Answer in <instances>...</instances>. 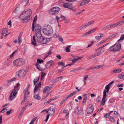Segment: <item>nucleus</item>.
Masks as SVG:
<instances>
[{
    "mask_svg": "<svg viewBox=\"0 0 124 124\" xmlns=\"http://www.w3.org/2000/svg\"><path fill=\"white\" fill-rule=\"evenodd\" d=\"M121 48V44L117 42L110 46L108 49V51L109 52H117L119 51Z\"/></svg>",
    "mask_w": 124,
    "mask_h": 124,
    "instance_id": "1",
    "label": "nucleus"
},
{
    "mask_svg": "<svg viewBox=\"0 0 124 124\" xmlns=\"http://www.w3.org/2000/svg\"><path fill=\"white\" fill-rule=\"evenodd\" d=\"M42 30L43 33L48 36H50L53 32L52 27L48 25H47L46 27H45Z\"/></svg>",
    "mask_w": 124,
    "mask_h": 124,
    "instance_id": "2",
    "label": "nucleus"
},
{
    "mask_svg": "<svg viewBox=\"0 0 124 124\" xmlns=\"http://www.w3.org/2000/svg\"><path fill=\"white\" fill-rule=\"evenodd\" d=\"M16 91L14 89L12 90L8 98L9 101H11L16 97V95L17 93Z\"/></svg>",
    "mask_w": 124,
    "mask_h": 124,
    "instance_id": "3",
    "label": "nucleus"
},
{
    "mask_svg": "<svg viewBox=\"0 0 124 124\" xmlns=\"http://www.w3.org/2000/svg\"><path fill=\"white\" fill-rule=\"evenodd\" d=\"M26 73V72H25L24 70H22L17 71L16 74L20 78H22L24 77Z\"/></svg>",
    "mask_w": 124,
    "mask_h": 124,
    "instance_id": "4",
    "label": "nucleus"
},
{
    "mask_svg": "<svg viewBox=\"0 0 124 124\" xmlns=\"http://www.w3.org/2000/svg\"><path fill=\"white\" fill-rule=\"evenodd\" d=\"M24 63V61L22 59H17L14 61L13 63L14 65H17L19 66H21L23 65Z\"/></svg>",
    "mask_w": 124,
    "mask_h": 124,
    "instance_id": "5",
    "label": "nucleus"
},
{
    "mask_svg": "<svg viewBox=\"0 0 124 124\" xmlns=\"http://www.w3.org/2000/svg\"><path fill=\"white\" fill-rule=\"evenodd\" d=\"M63 6L65 8H67L71 10L74 11H76V9L73 8L72 6V4H71L68 3H65L63 4Z\"/></svg>",
    "mask_w": 124,
    "mask_h": 124,
    "instance_id": "6",
    "label": "nucleus"
},
{
    "mask_svg": "<svg viewBox=\"0 0 124 124\" xmlns=\"http://www.w3.org/2000/svg\"><path fill=\"white\" fill-rule=\"evenodd\" d=\"M37 41L43 44H46L47 42V39L42 36L38 38Z\"/></svg>",
    "mask_w": 124,
    "mask_h": 124,
    "instance_id": "7",
    "label": "nucleus"
},
{
    "mask_svg": "<svg viewBox=\"0 0 124 124\" xmlns=\"http://www.w3.org/2000/svg\"><path fill=\"white\" fill-rule=\"evenodd\" d=\"M105 92L104 91L103 93V95L102 100L101 101L100 105L101 106H103L105 104V102L106 101L107 99L106 98L107 95L106 94Z\"/></svg>",
    "mask_w": 124,
    "mask_h": 124,
    "instance_id": "8",
    "label": "nucleus"
},
{
    "mask_svg": "<svg viewBox=\"0 0 124 124\" xmlns=\"http://www.w3.org/2000/svg\"><path fill=\"white\" fill-rule=\"evenodd\" d=\"M114 83V81H112L109 83L108 85H107L105 87L106 90L104 89V90L103 93H104V92L105 91V92L106 94V93L107 92L108 93L109 91V89L111 87V85H113Z\"/></svg>",
    "mask_w": 124,
    "mask_h": 124,
    "instance_id": "9",
    "label": "nucleus"
},
{
    "mask_svg": "<svg viewBox=\"0 0 124 124\" xmlns=\"http://www.w3.org/2000/svg\"><path fill=\"white\" fill-rule=\"evenodd\" d=\"M93 105L89 104L87 109V113L90 114L92 113L93 111Z\"/></svg>",
    "mask_w": 124,
    "mask_h": 124,
    "instance_id": "10",
    "label": "nucleus"
},
{
    "mask_svg": "<svg viewBox=\"0 0 124 124\" xmlns=\"http://www.w3.org/2000/svg\"><path fill=\"white\" fill-rule=\"evenodd\" d=\"M32 11L29 8H28L25 9L23 12V13H24L25 15L29 16H32L31 14H32Z\"/></svg>",
    "mask_w": 124,
    "mask_h": 124,
    "instance_id": "11",
    "label": "nucleus"
},
{
    "mask_svg": "<svg viewBox=\"0 0 124 124\" xmlns=\"http://www.w3.org/2000/svg\"><path fill=\"white\" fill-rule=\"evenodd\" d=\"M115 27L114 23L109 24L106 26L103 27L102 29V30L104 31L109 28H111Z\"/></svg>",
    "mask_w": 124,
    "mask_h": 124,
    "instance_id": "12",
    "label": "nucleus"
},
{
    "mask_svg": "<svg viewBox=\"0 0 124 124\" xmlns=\"http://www.w3.org/2000/svg\"><path fill=\"white\" fill-rule=\"evenodd\" d=\"M32 17V16H26L23 20V22L25 23L28 22L29 20L31 19Z\"/></svg>",
    "mask_w": 124,
    "mask_h": 124,
    "instance_id": "13",
    "label": "nucleus"
},
{
    "mask_svg": "<svg viewBox=\"0 0 124 124\" xmlns=\"http://www.w3.org/2000/svg\"><path fill=\"white\" fill-rule=\"evenodd\" d=\"M78 108L77 107L75 111V113H76L79 114H81L83 112V110L82 108H80L78 109Z\"/></svg>",
    "mask_w": 124,
    "mask_h": 124,
    "instance_id": "14",
    "label": "nucleus"
},
{
    "mask_svg": "<svg viewBox=\"0 0 124 124\" xmlns=\"http://www.w3.org/2000/svg\"><path fill=\"white\" fill-rule=\"evenodd\" d=\"M28 90L25 89L24 90L23 93L24 94V99H25L26 97H27L29 95L30 92L28 91Z\"/></svg>",
    "mask_w": 124,
    "mask_h": 124,
    "instance_id": "15",
    "label": "nucleus"
},
{
    "mask_svg": "<svg viewBox=\"0 0 124 124\" xmlns=\"http://www.w3.org/2000/svg\"><path fill=\"white\" fill-rule=\"evenodd\" d=\"M34 28L35 29V32L41 31V26L39 24L35 25V27H34Z\"/></svg>",
    "mask_w": 124,
    "mask_h": 124,
    "instance_id": "16",
    "label": "nucleus"
},
{
    "mask_svg": "<svg viewBox=\"0 0 124 124\" xmlns=\"http://www.w3.org/2000/svg\"><path fill=\"white\" fill-rule=\"evenodd\" d=\"M90 1V0H83L81 1L80 6H83L88 4Z\"/></svg>",
    "mask_w": 124,
    "mask_h": 124,
    "instance_id": "17",
    "label": "nucleus"
},
{
    "mask_svg": "<svg viewBox=\"0 0 124 124\" xmlns=\"http://www.w3.org/2000/svg\"><path fill=\"white\" fill-rule=\"evenodd\" d=\"M54 64V62L52 61L48 62L46 65V67L48 68L50 67Z\"/></svg>",
    "mask_w": 124,
    "mask_h": 124,
    "instance_id": "18",
    "label": "nucleus"
},
{
    "mask_svg": "<svg viewBox=\"0 0 124 124\" xmlns=\"http://www.w3.org/2000/svg\"><path fill=\"white\" fill-rule=\"evenodd\" d=\"M0 31V33L1 34L3 35L6 33L8 31L6 28H5L1 29Z\"/></svg>",
    "mask_w": 124,
    "mask_h": 124,
    "instance_id": "19",
    "label": "nucleus"
},
{
    "mask_svg": "<svg viewBox=\"0 0 124 124\" xmlns=\"http://www.w3.org/2000/svg\"><path fill=\"white\" fill-rule=\"evenodd\" d=\"M31 44L34 46H37L36 42L35 37V36H34L33 37V39L31 40Z\"/></svg>",
    "mask_w": 124,
    "mask_h": 124,
    "instance_id": "20",
    "label": "nucleus"
},
{
    "mask_svg": "<svg viewBox=\"0 0 124 124\" xmlns=\"http://www.w3.org/2000/svg\"><path fill=\"white\" fill-rule=\"evenodd\" d=\"M37 17L36 16L34 18V19L33 21V23L32 25V31H34V24L36 23V21L37 19Z\"/></svg>",
    "mask_w": 124,
    "mask_h": 124,
    "instance_id": "21",
    "label": "nucleus"
},
{
    "mask_svg": "<svg viewBox=\"0 0 124 124\" xmlns=\"http://www.w3.org/2000/svg\"><path fill=\"white\" fill-rule=\"evenodd\" d=\"M35 32V35L38 38H39L42 36V34L41 32V31H36Z\"/></svg>",
    "mask_w": 124,
    "mask_h": 124,
    "instance_id": "22",
    "label": "nucleus"
},
{
    "mask_svg": "<svg viewBox=\"0 0 124 124\" xmlns=\"http://www.w3.org/2000/svg\"><path fill=\"white\" fill-rule=\"evenodd\" d=\"M124 23V20H122L121 21L117 23H114L115 27H117L120 26L122 24Z\"/></svg>",
    "mask_w": 124,
    "mask_h": 124,
    "instance_id": "23",
    "label": "nucleus"
},
{
    "mask_svg": "<svg viewBox=\"0 0 124 124\" xmlns=\"http://www.w3.org/2000/svg\"><path fill=\"white\" fill-rule=\"evenodd\" d=\"M105 50L104 49L102 51L100 50L99 52H98L95 54H93V55L94 57L99 56L100 54L102 53V52H104Z\"/></svg>",
    "mask_w": 124,
    "mask_h": 124,
    "instance_id": "24",
    "label": "nucleus"
},
{
    "mask_svg": "<svg viewBox=\"0 0 124 124\" xmlns=\"http://www.w3.org/2000/svg\"><path fill=\"white\" fill-rule=\"evenodd\" d=\"M60 10V8L59 7H55V14H57Z\"/></svg>",
    "mask_w": 124,
    "mask_h": 124,
    "instance_id": "25",
    "label": "nucleus"
},
{
    "mask_svg": "<svg viewBox=\"0 0 124 124\" xmlns=\"http://www.w3.org/2000/svg\"><path fill=\"white\" fill-rule=\"evenodd\" d=\"M34 98L35 99L38 100H40L41 99V98L40 97L39 95L38 94H36V93H34Z\"/></svg>",
    "mask_w": 124,
    "mask_h": 124,
    "instance_id": "26",
    "label": "nucleus"
},
{
    "mask_svg": "<svg viewBox=\"0 0 124 124\" xmlns=\"http://www.w3.org/2000/svg\"><path fill=\"white\" fill-rule=\"evenodd\" d=\"M41 83L40 82L39 84H36L35 85L34 89V92H35L36 90V88H40V87Z\"/></svg>",
    "mask_w": 124,
    "mask_h": 124,
    "instance_id": "27",
    "label": "nucleus"
},
{
    "mask_svg": "<svg viewBox=\"0 0 124 124\" xmlns=\"http://www.w3.org/2000/svg\"><path fill=\"white\" fill-rule=\"evenodd\" d=\"M25 16H26V15L24 13H23V12L22 14L19 16V18L21 20H23Z\"/></svg>",
    "mask_w": 124,
    "mask_h": 124,
    "instance_id": "28",
    "label": "nucleus"
},
{
    "mask_svg": "<svg viewBox=\"0 0 124 124\" xmlns=\"http://www.w3.org/2000/svg\"><path fill=\"white\" fill-rule=\"evenodd\" d=\"M54 7L52 8L49 11V14L50 15H54Z\"/></svg>",
    "mask_w": 124,
    "mask_h": 124,
    "instance_id": "29",
    "label": "nucleus"
},
{
    "mask_svg": "<svg viewBox=\"0 0 124 124\" xmlns=\"http://www.w3.org/2000/svg\"><path fill=\"white\" fill-rule=\"evenodd\" d=\"M50 87H49V86H47L45 87L44 89L43 90V93H45L46 92H47L49 91V90H48L49 89V88Z\"/></svg>",
    "mask_w": 124,
    "mask_h": 124,
    "instance_id": "30",
    "label": "nucleus"
},
{
    "mask_svg": "<svg viewBox=\"0 0 124 124\" xmlns=\"http://www.w3.org/2000/svg\"><path fill=\"white\" fill-rule=\"evenodd\" d=\"M86 27V26L85 24V25H83L79 27L78 28V30H81L84 29Z\"/></svg>",
    "mask_w": 124,
    "mask_h": 124,
    "instance_id": "31",
    "label": "nucleus"
},
{
    "mask_svg": "<svg viewBox=\"0 0 124 124\" xmlns=\"http://www.w3.org/2000/svg\"><path fill=\"white\" fill-rule=\"evenodd\" d=\"M122 71L121 69H115L113 70V73H116L120 72Z\"/></svg>",
    "mask_w": 124,
    "mask_h": 124,
    "instance_id": "32",
    "label": "nucleus"
},
{
    "mask_svg": "<svg viewBox=\"0 0 124 124\" xmlns=\"http://www.w3.org/2000/svg\"><path fill=\"white\" fill-rule=\"evenodd\" d=\"M100 36H96L95 37V39L97 40H98L100 39L103 36V35L102 33H100L99 34Z\"/></svg>",
    "mask_w": 124,
    "mask_h": 124,
    "instance_id": "33",
    "label": "nucleus"
},
{
    "mask_svg": "<svg viewBox=\"0 0 124 124\" xmlns=\"http://www.w3.org/2000/svg\"><path fill=\"white\" fill-rule=\"evenodd\" d=\"M37 68L40 71L44 70L42 68L40 67V65L38 63L35 64Z\"/></svg>",
    "mask_w": 124,
    "mask_h": 124,
    "instance_id": "34",
    "label": "nucleus"
},
{
    "mask_svg": "<svg viewBox=\"0 0 124 124\" xmlns=\"http://www.w3.org/2000/svg\"><path fill=\"white\" fill-rule=\"evenodd\" d=\"M16 79V78L14 77L13 78H11L10 80H8L7 81V82L8 83H10L11 82L13 81H15Z\"/></svg>",
    "mask_w": 124,
    "mask_h": 124,
    "instance_id": "35",
    "label": "nucleus"
},
{
    "mask_svg": "<svg viewBox=\"0 0 124 124\" xmlns=\"http://www.w3.org/2000/svg\"><path fill=\"white\" fill-rule=\"evenodd\" d=\"M82 58V57H79L77 58H75L72 60V63H73V64H74L76 61H77L78 60L81 59Z\"/></svg>",
    "mask_w": 124,
    "mask_h": 124,
    "instance_id": "36",
    "label": "nucleus"
},
{
    "mask_svg": "<svg viewBox=\"0 0 124 124\" xmlns=\"http://www.w3.org/2000/svg\"><path fill=\"white\" fill-rule=\"evenodd\" d=\"M94 22V20L91 21H90L89 22L85 24V25H86V27H87L89 26L90 25H91Z\"/></svg>",
    "mask_w": 124,
    "mask_h": 124,
    "instance_id": "37",
    "label": "nucleus"
},
{
    "mask_svg": "<svg viewBox=\"0 0 124 124\" xmlns=\"http://www.w3.org/2000/svg\"><path fill=\"white\" fill-rule=\"evenodd\" d=\"M63 77L62 76H60L55 79V82H57L59 80H60L62 79L63 78Z\"/></svg>",
    "mask_w": 124,
    "mask_h": 124,
    "instance_id": "38",
    "label": "nucleus"
},
{
    "mask_svg": "<svg viewBox=\"0 0 124 124\" xmlns=\"http://www.w3.org/2000/svg\"><path fill=\"white\" fill-rule=\"evenodd\" d=\"M109 121L112 123H114L115 121V120L114 117L112 116H110L109 117Z\"/></svg>",
    "mask_w": 124,
    "mask_h": 124,
    "instance_id": "39",
    "label": "nucleus"
},
{
    "mask_svg": "<svg viewBox=\"0 0 124 124\" xmlns=\"http://www.w3.org/2000/svg\"><path fill=\"white\" fill-rule=\"evenodd\" d=\"M76 93V92H75L73 93H70L68 96L67 98L68 99V98L71 97V96L73 95H74Z\"/></svg>",
    "mask_w": 124,
    "mask_h": 124,
    "instance_id": "40",
    "label": "nucleus"
},
{
    "mask_svg": "<svg viewBox=\"0 0 124 124\" xmlns=\"http://www.w3.org/2000/svg\"><path fill=\"white\" fill-rule=\"evenodd\" d=\"M46 74L45 73H44L42 72H41V80H43L44 78V77L45 76Z\"/></svg>",
    "mask_w": 124,
    "mask_h": 124,
    "instance_id": "41",
    "label": "nucleus"
},
{
    "mask_svg": "<svg viewBox=\"0 0 124 124\" xmlns=\"http://www.w3.org/2000/svg\"><path fill=\"white\" fill-rule=\"evenodd\" d=\"M48 111H51V112H53L54 113V106H51L49 109Z\"/></svg>",
    "mask_w": 124,
    "mask_h": 124,
    "instance_id": "42",
    "label": "nucleus"
},
{
    "mask_svg": "<svg viewBox=\"0 0 124 124\" xmlns=\"http://www.w3.org/2000/svg\"><path fill=\"white\" fill-rule=\"evenodd\" d=\"M20 84L18 83H17L16 84V85L15 86L14 88V89H15L16 90H19V88L18 87L20 86Z\"/></svg>",
    "mask_w": 124,
    "mask_h": 124,
    "instance_id": "43",
    "label": "nucleus"
},
{
    "mask_svg": "<svg viewBox=\"0 0 124 124\" xmlns=\"http://www.w3.org/2000/svg\"><path fill=\"white\" fill-rule=\"evenodd\" d=\"M21 37V36H19L18 37V44H20L22 42Z\"/></svg>",
    "mask_w": 124,
    "mask_h": 124,
    "instance_id": "44",
    "label": "nucleus"
},
{
    "mask_svg": "<svg viewBox=\"0 0 124 124\" xmlns=\"http://www.w3.org/2000/svg\"><path fill=\"white\" fill-rule=\"evenodd\" d=\"M39 78L40 77L39 76L37 78L34 79V85H35V84L39 80Z\"/></svg>",
    "mask_w": 124,
    "mask_h": 124,
    "instance_id": "45",
    "label": "nucleus"
},
{
    "mask_svg": "<svg viewBox=\"0 0 124 124\" xmlns=\"http://www.w3.org/2000/svg\"><path fill=\"white\" fill-rule=\"evenodd\" d=\"M70 46H68L67 47H66L65 49V50L66 52H70Z\"/></svg>",
    "mask_w": 124,
    "mask_h": 124,
    "instance_id": "46",
    "label": "nucleus"
},
{
    "mask_svg": "<svg viewBox=\"0 0 124 124\" xmlns=\"http://www.w3.org/2000/svg\"><path fill=\"white\" fill-rule=\"evenodd\" d=\"M88 78V76H87L86 77H85L84 78V84L85 85H86V81L87 80V79Z\"/></svg>",
    "mask_w": 124,
    "mask_h": 124,
    "instance_id": "47",
    "label": "nucleus"
},
{
    "mask_svg": "<svg viewBox=\"0 0 124 124\" xmlns=\"http://www.w3.org/2000/svg\"><path fill=\"white\" fill-rule=\"evenodd\" d=\"M118 77L120 79H124V74H122L121 75H119Z\"/></svg>",
    "mask_w": 124,
    "mask_h": 124,
    "instance_id": "48",
    "label": "nucleus"
},
{
    "mask_svg": "<svg viewBox=\"0 0 124 124\" xmlns=\"http://www.w3.org/2000/svg\"><path fill=\"white\" fill-rule=\"evenodd\" d=\"M96 28H97L96 27L95 28H94L93 29H92V30H91L90 31H89L90 34L92 33H93V32H94V31H96Z\"/></svg>",
    "mask_w": 124,
    "mask_h": 124,
    "instance_id": "49",
    "label": "nucleus"
},
{
    "mask_svg": "<svg viewBox=\"0 0 124 124\" xmlns=\"http://www.w3.org/2000/svg\"><path fill=\"white\" fill-rule=\"evenodd\" d=\"M37 62L39 63H43V60H40L38 59H37Z\"/></svg>",
    "mask_w": 124,
    "mask_h": 124,
    "instance_id": "50",
    "label": "nucleus"
},
{
    "mask_svg": "<svg viewBox=\"0 0 124 124\" xmlns=\"http://www.w3.org/2000/svg\"><path fill=\"white\" fill-rule=\"evenodd\" d=\"M124 39V34H122L121 35L120 38L118 40V41H119L121 40H122Z\"/></svg>",
    "mask_w": 124,
    "mask_h": 124,
    "instance_id": "51",
    "label": "nucleus"
},
{
    "mask_svg": "<svg viewBox=\"0 0 124 124\" xmlns=\"http://www.w3.org/2000/svg\"><path fill=\"white\" fill-rule=\"evenodd\" d=\"M13 12L17 14L18 13V8L17 7L15 8V9L13 11Z\"/></svg>",
    "mask_w": 124,
    "mask_h": 124,
    "instance_id": "52",
    "label": "nucleus"
},
{
    "mask_svg": "<svg viewBox=\"0 0 124 124\" xmlns=\"http://www.w3.org/2000/svg\"><path fill=\"white\" fill-rule=\"evenodd\" d=\"M90 33L89 31L86 32V33L83 34L82 35V37H84L88 35L89 34H90Z\"/></svg>",
    "mask_w": 124,
    "mask_h": 124,
    "instance_id": "53",
    "label": "nucleus"
},
{
    "mask_svg": "<svg viewBox=\"0 0 124 124\" xmlns=\"http://www.w3.org/2000/svg\"><path fill=\"white\" fill-rule=\"evenodd\" d=\"M56 38H58L59 41L60 40H63L62 38L60 36L57 35H56Z\"/></svg>",
    "mask_w": 124,
    "mask_h": 124,
    "instance_id": "54",
    "label": "nucleus"
},
{
    "mask_svg": "<svg viewBox=\"0 0 124 124\" xmlns=\"http://www.w3.org/2000/svg\"><path fill=\"white\" fill-rule=\"evenodd\" d=\"M59 24L58 25V28L57 27L56 29L55 30V34H57L59 31Z\"/></svg>",
    "mask_w": 124,
    "mask_h": 124,
    "instance_id": "55",
    "label": "nucleus"
},
{
    "mask_svg": "<svg viewBox=\"0 0 124 124\" xmlns=\"http://www.w3.org/2000/svg\"><path fill=\"white\" fill-rule=\"evenodd\" d=\"M51 52L49 51L46 54V56L45 57V58H46L49 55L51 54Z\"/></svg>",
    "mask_w": 124,
    "mask_h": 124,
    "instance_id": "56",
    "label": "nucleus"
},
{
    "mask_svg": "<svg viewBox=\"0 0 124 124\" xmlns=\"http://www.w3.org/2000/svg\"><path fill=\"white\" fill-rule=\"evenodd\" d=\"M118 32H117L115 33L112 34L111 35V37L113 38L116 36L118 34Z\"/></svg>",
    "mask_w": 124,
    "mask_h": 124,
    "instance_id": "57",
    "label": "nucleus"
},
{
    "mask_svg": "<svg viewBox=\"0 0 124 124\" xmlns=\"http://www.w3.org/2000/svg\"><path fill=\"white\" fill-rule=\"evenodd\" d=\"M87 98L86 97H85L83 100L82 104H83V103H85L86 102V101L87 100Z\"/></svg>",
    "mask_w": 124,
    "mask_h": 124,
    "instance_id": "58",
    "label": "nucleus"
},
{
    "mask_svg": "<svg viewBox=\"0 0 124 124\" xmlns=\"http://www.w3.org/2000/svg\"><path fill=\"white\" fill-rule=\"evenodd\" d=\"M17 51H14V52H13L12 54H11L10 56H9V57H10V58H11L13 56V55H14L16 53V52H17Z\"/></svg>",
    "mask_w": 124,
    "mask_h": 124,
    "instance_id": "59",
    "label": "nucleus"
},
{
    "mask_svg": "<svg viewBox=\"0 0 124 124\" xmlns=\"http://www.w3.org/2000/svg\"><path fill=\"white\" fill-rule=\"evenodd\" d=\"M60 18L63 20H64L66 18V17L65 16L63 15H61Z\"/></svg>",
    "mask_w": 124,
    "mask_h": 124,
    "instance_id": "60",
    "label": "nucleus"
},
{
    "mask_svg": "<svg viewBox=\"0 0 124 124\" xmlns=\"http://www.w3.org/2000/svg\"><path fill=\"white\" fill-rule=\"evenodd\" d=\"M108 113H106L104 115V117H105L106 118H109L110 115H108Z\"/></svg>",
    "mask_w": 124,
    "mask_h": 124,
    "instance_id": "61",
    "label": "nucleus"
},
{
    "mask_svg": "<svg viewBox=\"0 0 124 124\" xmlns=\"http://www.w3.org/2000/svg\"><path fill=\"white\" fill-rule=\"evenodd\" d=\"M64 22L65 23H69L70 21L69 19H66L64 20Z\"/></svg>",
    "mask_w": 124,
    "mask_h": 124,
    "instance_id": "62",
    "label": "nucleus"
},
{
    "mask_svg": "<svg viewBox=\"0 0 124 124\" xmlns=\"http://www.w3.org/2000/svg\"><path fill=\"white\" fill-rule=\"evenodd\" d=\"M49 116H50V114H48L47 115L46 120H45V121L46 122H47V120L49 117Z\"/></svg>",
    "mask_w": 124,
    "mask_h": 124,
    "instance_id": "63",
    "label": "nucleus"
},
{
    "mask_svg": "<svg viewBox=\"0 0 124 124\" xmlns=\"http://www.w3.org/2000/svg\"><path fill=\"white\" fill-rule=\"evenodd\" d=\"M94 57L93 56V55H92L91 56L89 57H88L87 58V59H88V60H90V59H92V58H94Z\"/></svg>",
    "mask_w": 124,
    "mask_h": 124,
    "instance_id": "64",
    "label": "nucleus"
}]
</instances>
